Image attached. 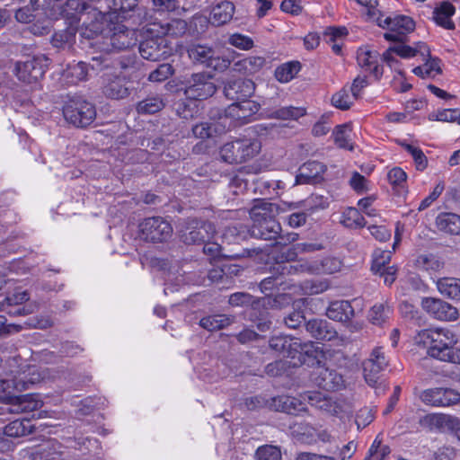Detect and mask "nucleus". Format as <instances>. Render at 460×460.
I'll return each mask as SVG.
<instances>
[{"instance_id": "cd10ccee", "label": "nucleus", "mask_w": 460, "mask_h": 460, "mask_svg": "<svg viewBox=\"0 0 460 460\" xmlns=\"http://www.w3.org/2000/svg\"><path fill=\"white\" fill-rule=\"evenodd\" d=\"M325 171V166L317 161H309L301 165L298 173L296 176L297 184H309L322 176Z\"/></svg>"}, {"instance_id": "4c0bfd02", "label": "nucleus", "mask_w": 460, "mask_h": 460, "mask_svg": "<svg viewBox=\"0 0 460 460\" xmlns=\"http://www.w3.org/2000/svg\"><path fill=\"white\" fill-rule=\"evenodd\" d=\"M301 64L298 61H289L279 66L275 69V78L282 84L290 82L300 71Z\"/></svg>"}, {"instance_id": "a211bd4d", "label": "nucleus", "mask_w": 460, "mask_h": 460, "mask_svg": "<svg viewBox=\"0 0 460 460\" xmlns=\"http://www.w3.org/2000/svg\"><path fill=\"white\" fill-rule=\"evenodd\" d=\"M421 306L428 314L440 321H455L458 318L457 309L450 304L432 297H425Z\"/></svg>"}, {"instance_id": "0e129e2a", "label": "nucleus", "mask_w": 460, "mask_h": 460, "mask_svg": "<svg viewBox=\"0 0 460 460\" xmlns=\"http://www.w3.org/2000/svg\"><path fill=\"white\" fill-rule=\"evenodd\" d=\"M347 35L348 30L345 27H329L324 32V37L327 42L343 41Z\"/></svg>"}, {"instance_id": "a878e982", "label": "nucleus", "mask_w": 460, "mask_h": 460, "mask_svg": "<svg viewBox=\"0 0 460 460\" xmlns=\"http://www.w3.org/2000/svg\"><path fill=\"white\" fill-rule=\"evenodd\" d=\"M357 61L361 68L370 72L376 79L382 76L383 68L378 65L376 51H372L367 47L359 48L357 51Z\"/></svg>"}, {"instance_id": "c85d7f7f", "label": "nucleus", "mask_w": 460, "mask_h": 460, "mask_svg": "<svg viewBox=\"0 0 460 460\" xmlns=\"http://www.w3.org/2000/svg\"><path fill=\"white\" fill-rule=\"evenodd\" d=\"M306 331L316 340L332 341L338 337L337 332L325 320L314 319L307 322Z\"/></svg>"}, {"instance_id": "5701e85b", "label": "nucleus", "mask_w": 460, "mask_h": 460, "mask_svg": "<svg viewBox=\"0 0 460 460\" xmlns=\"http://www.w3.org/2000/svg\"><path fill=\"white\" fill-rule=\"evenodd\" d=\"M102 93L106 97L115 100L123 99L129 95L124 79L109 72L103 75Z\"/></svg>"}, {"instance_id": "72a5a7b5", "label": "nucleus", "mask_w": 460, "mask_h": 460, "mask_svg": "<svg viewBox=\"0 0 460 460\" xmlns=\"http://www.w3.org/2000/svg\"><path fill=\"white\" fill-rule=\"evenodd\" d=\"M455 11L456 9L452 4L444 2L434 10L433 19L438 25L447 30H452L455 28V24L451 17L454 15Z\"/></svg>"}, {"instance_id": "7c9ffc66", "label": "nucleus", "mask_w": 460, "mask_h": 460, "mask_svg": "<svg viewBox=\"0 0 460 460\" xmlns=\"http://www.w3.org/2000/svg\"><path fill=\"white\" fill-rule=\"evenodd\" d=\"M418 52H420L422 56H425L426 54L429 55V50L428 46L424 43H420L417 49H413L406 45H398L394 48H390L384 54V58L390 66H393L394 63H397V60L392 56V53H395L404 58H409L416 56Z\"/></svg>"}, {"instance_id": "e2e57ef3", "label": "nucleus", "mask_w": 460, "mask_h": 460, "mask_svg": "<svg viewBox=\"0 0 460 460\" xmlns=\"http://www.w3.org/2000/svg\"><path fill=\"white\" fill-rule=\"evenodd\" d=\"M27 300H29V295L26 291L16 292L12 296H6L3 301H0V311L5 310L8 305H21Z\"/></svg>"}, {"instance_id": "c9c22d12", "label": "nucleus", "mask_w": 460, "mask_h": 460, "mask_svg": "<svg viewBox=\"0 0 460 460\" xmlns=\"http://www.w3.org/2000/svg\"><path fill=\"white\" fill-rule=\"evenodd\" d=\"M438 228L451 234H460V216L454 213H442L436 219Z\"/></svg>"}, {"instance_id": "a19ab883", "label": "nucleus", "mask_w": 460, "mask_h": 460, "mask_svg": "<svg viewBox=\"0 0 460 460\" xmlns=\"http://www.w3.org/2000/svg\"><path fill=\"white\" fill-rule=\"evenodd\" d=\"M188 54L193 62L208 66V64L215 54V50L206 45H192L189 48Z\"/></svg>"}, {"instance_id": "bb28decb", "label": "nucleus", "mask_w": 460, "mask_h": 460, "mask_svg": "<svg viewBox=\"0 0 460 460\" xmlns=\"http://www.w3.org/2000/svg\"><path fill=\"white\" fill-rule=\"evenodd\" d=\"M326 315L331 320L348 323L354 317L355 312L350 302L340 300L332 302L329 305L326 310Z\"/></svg>"}, {"instance_id": "09e8293b", "label": "nucleus", "mask_w": 460, "mask_h": 460, "mask_svg": "<svg viewBox=\"0 0 460 460\" xmlns=\"http://www.w3.org/2000/svg\"><path fill=\"white\" fill-rule=\"evenodd\" d=\"M356 100L349 89L343 87L341 90L333 94L332 103L340 110H348Z\"/></svg>"}, {"instance_id": "8fccbe9b", "label": "nucleus", "mask_w": 460, "mask_h": 460, "mask_svg": "<svg viewBox=\"0 0 460 460\" xmlns=\"http://www.w3.org/2000/svg\"><path fill=\"white\" fill-rule=\"evenodd\" d=\"M75 32L72 28L55 32L52 36V45L56 48H64L70 45L75 40Z\"/></svg>"}, {"instance_id": "9d476101", "label": "nucleus", "mask_w": 460, "mask_h": 460, "mask_svg": "<svg viewBox=\"0 0 460 460\" xmlns=\"http://www.w3.org/2000/svg\"><path fill=\"white\" fill-rule=\"evenodd\" d=\"M184 93L190 100H205L211 97L217 91L212 77L207 73L191 75L185 80Z\"/></svg>"}, {"instance_id": "412c9836", "label": "nucleus", "mask_w": 460, "mask_h": 460, "mask_svg": "<svg viewBox=\"0 0 460 460\" xmlns=\"http://www.w3.org/2000/svg\"><path fill=\"white\" fill-rule=\"evenodd\" d=\"M255 91V84L251 79L232 78L225 84L226 96L231 100H245L251 97Z\"/></svg>"}, {"instance_id": "603ef678", "label": "nucleus", "mask_w": 460, "mask_h": 460, "mask_svg": "<svg viewBox=\"0 0 460 460\" xmlns=\"http://www.w3.org/2000/svg\"><path fill=\"white\" fill-rule=\"evenodd\" d=\"M227 42L241 50H250L254 47L253 40L241 33H234L228 37Z\"/></svg>"}, {"instance_id": "39448f33", "label": "nucleus", "mask_w": 460, "mask_h": 460, "mask_svg": "<svg viewBox=\"0 0 460 460\" xmlns=\"http://www.w3.org/2000/svg\"><path fill=\"white\" fill-rule=\"evenodd\" d=\"M63 115L68 123L84 128L93 122L96 110L91 102L82 97H72L65 102Z\"/></svg>"}, {"instance_id": "c03bdc74", "label": "nucleus", "mask_w": 460, "mask_h": 460, "mask_svg": "<svg viewBox=\"0 0 460 460\" xmlns=\"http://www.w3.org/2000/svg\"><path fill=\"white\" fill-rule=\"evenodd\" d=\"M224 130H226V128H224L222 122L220 123V125L216 123L202 122L195 125L192 128L193 135L196 137H199L202 139L211 137L214 134L221 133Z\"/></svg>"}, {"instance_id": "6e6552de", "label": "nucleus", "mask_w": 460, "mask_h": 460, "mask_svg": "<svg viewBox=\"0 0 460 460\" xmlns=\"http://www.w3.org/2000/svg\"><path fill=\"white\" fill-rule=\"evenodd\" d=\"M138 227L140 238L152 243L164 242L172 234L171 224L161 217L146 218L139 224Z\"/></svg>"}, {"instance_id": "f704fd0d", "label": "nucleus", "mask_w": 460, "mask_h": 460, "mask_svg": "<svg viewBox=\"0 0 460 460\" xmlns=\"http://www.w3.org/2000/svg\"><path fill=\"white\" fill-rule=\"evenodd\" d=\"M88 66L84 62L68 65L62 74L64 82L67 84H76L87 78Z\"/></svg>"}, {"instance_id": "7ed1b4c3", "label": "nucleus", "mask_w": 460, "mask_h": 460, "mask_svg": "<svg viewBox=\"0 0 460 460\" xmlns=\"http://www.w3.org/2000/svg\"><path fill=\"white\" fill-rule=\"evenodd\" d=\"M275 206L262 200L257 203L250 210L252 220L251 234L253 237L264 240H275L281 232L280 224L275 220Z\"/></svg>"}, {"instance_id": "69168bd1", "label": "nucleus", "mask_w": 460, "mask_h": 460, "mask_svg": "<svg viewBox=\"0 0 460 460\" xmlns=\"http://www.w3.org/2000/svg\"><path fill=\"white\" fill-rule=\"evenodd\" d=\"M458 111L454 109H445L438 111L436 114H433L429 119L443 122H454L458 121Z\"/></svg>"}, {"instance_id": "2eb2a0df", "label": "nucleus", "mask_w": 460, "mask_h": 460, "mask_svg": "<svg viewBox=\"0 0 460 460\" xmlns=\"http://www.w3.org/2000/svg\"><path fill=\"white\" fill-rule=\"evenodd\" d=\"M420 401L433 407H448L460 402V394L450 388H429L420 394Z\"/></svg>"}, {"instance_id": "4d7b16f0", "label": "nucleus", "mask_w": 460, "mask_h": 460, "mask_svg": "<svg viewBox=\"0 0 460 460\" xmlns=\"http://www.w3.org/2000/svg\"><path fill=\"white\" fill-rule=\"evenodd\" d=\"M387 179L390 184L394 188L403 189L406 183L407 174L402 169L394 167L389 171Z\"/></svg>"}, {"instance_id": "5fc2aeb1", "label": "nucleus", "mask_w": 460, "mask_h": 460, "mask_svg": "<svg viewBox=\"0 0 460 460\" xmlns=\"http://www.w3.org/2000/svg\"><path fill=\"white\" fill-rule=\"evenodd\" d=\"M392 252L391 251H376L374 253V259L371 270L375 273L386 267L391 261Z\"/></svg>"}, {"instance_id": "2f4dec72", "label": "nucleus", "mask_w": 460, "mask_h": 460, "mask_svg": "<svg viewBox=\"0 0 460 460\" xmlns=\"http://www.w3.org/2000/svg\"><path fill=\"white\" fill-rule=\"evenodd\" d=\"M235 7L230 1H222L215 5L210 12V22L221 26L229 22L234 13Z\"/></svg>"}, {"instance_id": "ea45409f", "label": "nucleus", "mask_w": 460, "mask_h": 460, "mask_svg": "<svg viewBox=\"0 0 460 460\" xmlns=\"http://www.w3.org/2000/svg\"><path fill=\"white\" fill-rule=\"evenodd\" d=\"M32 432V425L29 420H15L4 428V434L8 437H23Z\"/></svg>"}, {"instance_id": "774afa93", "label": "nucleus", "mask_w": 460, "mask_h": 460, "mask_svg": "<svg viewBox=\"0 0 460 460\" xmlns=\"http://www.w3.org/2000/svg\"><path fill=\"white\" fill-rule=\"evenodd\" d=\"M231 60L226 57L216 56V53L211 58L207 67L212 68L215 71L223 72L229 68Z\"/></svg>"}, {"instance_id": "864d4df0", "label": "nucleus", "mask_w": 460, "mask_h": 460, "mask_svg": "<svg viewBox=\"0 0 460 460\" xmlns=\"http://www.w3.org/2000/svg\"><path fill=\"white\" fill-rule=\"evenodd\" d=\"M390 314L391 309L388 305H375L370 310L369 318L374 324L380 325L389 317Z\"/></svg>"}, {"instance_id": "393cba45", "label": "nucleus", "mask_w": 460, "mask_h": 460, "mask_svg": "<svg viewBox=\"0 0 460 460\" xmlns=\"http://www.w3.org/2000/svg\"><path fill=\"white\" fill-rule=\"evenodd\" d=\"M305 401L303 399V394L300 395V398L279 395L272 398L270 407L278 411L296 415L306 410Z\"/></svg>"}, {"instance_id": "e433bc0d", "label": "nucleus", "mask_w": 460, "mask_h": 460, "mask_svg": "<svg viewBox=\"0 0 460 460\" xmlns=\"http://www.w3.org/2000/svg\"><path fill=\"white\" fill-rule=\"evenodd\" d=\"M439 293L451 299L460 300V279L456 278H441L437 281Z\"/></svg>"}, {"instance_id": "052dcab7", "label": "nucleus", "mask_w": 460, "mask_h": 460, "mask_svg": "<svg viewBox=\"0 0 460 460\" xmlns=\"http://www.w3.org/2000/svg\"><path fill=\"white\" fill-rule=\"evenodd\" d=\"M173 74V68L170 64H162L150 73L148 79L151 82H163Z\"/></svg>"}, {"instance_id": "b1692460", "label": "nucleus", "mask_w": 460, "mask_h": 460, "mask_svg": "<svg viewBox=\"0 0 460 460\" xmlns=\"http://www.w3.org/2000/svg\"><path fill=\"white\" fill-rule=\"evenodd\" d=\"M135 59V56H127L122 57L119 59H113L110 55H101L93 57L89 66L95 71L109 70L111 67L114 69H117L118 67L126 69L134 65Z\"/></svg>"}, {"instance_id": "a18cd8bd", "label": "nucleus", "mask_w": 460, "mask_h": 460, "mask_svg": "<svg viewBox=\"0 0 460 460\" xmlns=\"http://www.w3.org/2000/svg\"><path fill=\"white\" fill-rule=\"evenodd\" d=\"M341 223L349 228H360L366 225L364 217L355 208H348L342 213Z\"/></svg>"}, {"instance_id": "473e14b6", "label": "nucleus", "mask_w": 460, "mask_h": 460, "mask_svg": "<svg viewBox=\"0 0 460 460\" xmlns=\"http://www.w3.org/2000/svg\"><path fill=\"white\" fill-rule=\"evenodd\" d=\"M264 65V58L251 56L235 61L233 64L232 71L242 75H253L259 72Z\"/></svg>"}, {"instance_id": "13d9d810", "label": "nucleus", "mask_w": 460, "mask_h": 460, "mask_svg": "<svg viewBox=\"0 0 460 460\" xmlns=\"http://www.w3.org/2000/svg\"><path fill=\"white\" fill-rule=\"evenodd\" d=\"M349 186L358 194L369 190V181L359 172H354L349 179Z\"/></svg>"}, {"instance_id": "de8ad7c7", "label": "nucleus", "mask_w": 460, "mask_h": 460, "mask_svg": "<svg viewBox=\"0 0 460 460\" xmlns=\"http://www.w3.org/2000/svg\"><path fill=\"white\" fill-rule=\"evenodd\" d=\"M402 146L404 148L406 152H408L411 155L417 170L423 171L427 168V156L419 146L405 142L402 143Z\"/></svg>"}, {"instance_id": "423d86ee", "label": "nucleus", "mask_w": 460, "mask_h": 460, "mask_svg": "<svg viewBox=\"0 0 460 460\" xmlns=\"http://www.w3.org/2000/svg\"><path fill=\"white\" fill-rule=\"evenodd\" d=\"M260 110V104L254 101L245 99L230 104L220 118L224 128L229 129L249 123Z\"/></svg>"}, {"instance_id": "58836bf2", "label": "nucleus", "mask_w": 460, "mask_h": 460, "mask_svg": "<svg viewBox=\"0 0 460 460\" xmlns=\"http://www.w3.org/2000/svg\"><path fill=\"white\" fill-rule=\"evenodd\" d=\"M440 63V59L429 57L422 66L414 67L412 73L421 78H434L442 72Z\"/></svg>"}, {"instance_id": "dca6fc26", "label": "nucleus", "mask_w": 460, "mask_h": 460, "mask_svg": "<svg viewBox=\"0 0 460 460\" xmlns=\"http://www.w3.org/2000/svg\"><path fill=\"white\" fill-rule=\"evenodd\" d=\"M388 366V360L382 348H375L370 357L363 362V374L366 382L375 386L381 377V372Z\"/></svg>"}, {"instance_id": "6e6d98bb", "label": "nucleus", "mask_w": 460, "mask_h": 460, "mask_svg": "<svg viewBox=\"0 0 460 460\" xmlns=\"http://www.w3.org/2000/svg\"><path fill=\"white\" fill-rule=\"evenodd\" d=\"M257 460H281L280 449L274 446H262L256 451Z\"/></svg>"}, {"instance_id": "37998d69", "label": "nucleus", "mask_w": 460, "mask_h": 460, "mask_svg": "<svg viewBox=\"0 0 460 460\" xmlns=\"http://www.w3.org/2000/svg\"><path fill=\"white\" fill-rule=\"evenodd\" d=\"M230 324V319L225 314H215L203 317L199 325L209 332L218 331Z\"/></svg>"}, {"instance_id": "bf43d9fd", "label": "nucleus", "mask_w": 460, "mask_h": 460, "mask_svg": "<svg viewBox=\"0 0 460 460\" xmlns=\"http://www.w3.org/2000/svg\"><path fill=\"white\" fill-rule=\"evenodd\" d=\"M163 29V33L172 36H180L185 33L187 30V23L181 19H175L166 24L165 28Z\"/></svg>"}, {"instance_id": "338daca9", "label": "nucleus", "mask_w": 460, "mask_h": 460, "mask_svg": "<svg viewBox=\"0 0 460 460\" xmlns=\"http://www.w3.org/2000/svg\"><path fill=\"white\" fill-rule=\"evenodd\" d=\"M444 189L445 186L443 182L438 183L433 189V190L430 192V194L420 202L419 209L424 210L427 208H429L432 204V202H434L442 194Z\"/></svg>"}, {"instance_id": "f3484780", "label": "nucleus", "mask_w": 460, "mask_h": 460, "mask_svg": "<svg viewBox=\"0 0 460 460\" xmlns=\"http://www.w3.org/2000/svg\"><path fill=\"white\" fill-rule=\"evenodd\" d=\"M107 39L113 49H126L137 44V31L129 29L124 24L115 23L109 29Z\"/></svg>"}, {"instance_id": "f257e3e1", "label": "nucleus", "mask_w": 460, "mask_h": 460, "mask_svg": "<svg viewBox=\"0 0 460 460\" xmlns=\"http://www.w3.org/2000/svg\"><path fill=\"white\" fill-rule=\"evenodd\" d=\"M416 341L428 347V354L438 360L460 364V349L456 348V335L449 329L436 328L419 332Z\"/></svg>"}, {"instance_id": "1a4fd4ad", "label": "nucleus", "mask_w": 460, "mask_h": 460, "mask_svg": "<svg viewBox=\"0 0 460 460\" xmlns=\"http://www.w3.org/2000/svg\"><path fill=\"white\" fill-rule=\"evenodd\" d=\"M303 399L316 409L333 416L342 418L348 411L349 406L342 400L322 392H306Z\"/></svg>"}, {"instance_id": "9b49d317", "label": "nucleus", "mask_w": 460, "mask_h": 460, "mask_svg": "<svg viewBox=\"0 0 460 460\" xmlns=\"http://www.w3.org/2000/svg\"><path fill=\"white\" fill-rule=\"evenodd\" d=\"M377 25L388 29L390 31L385 33V39L390 41H400L402 37L414 30L415 22L405 15L380 16L377 18Z\"/></svg>"}, {"instance_id": "aec40b11", "label": "nucleus", "mask_w": 460, "mask_h": 460, "mask_svg": "<svg viewBox=\"0 0 460 460\" xmlns=\"http://www.w3.org/2000/svg\"><path fill=\"white\" fill-rule=\"evenodd\" d=\"M424 422L431 429L454 432L460 441V419L444 413H432L424 417Z\"/></svg>"}, {"instance_id": "f8f14e48", "label": "nucleus", "mask_w": 460, "mask_h": 460, "mask_svg": "<svg viewBox=\"0 0 460 460\" xmlns=\"http://www.w3.org/2000/svg\"><path fill=\"white\" fill-rule=\"evenodd\" d=\"M216 234V228L212 223L199 222L191 219L181 229V238L187 244L202 243L210 241Z\"/></svg>"}, {"instance_id": "79ce46f5", "label": "nucleus", "mask_w": 460, "mask_h": 460, "mask_svg": "<svg viewBox=\"0 0 460 460\" xmlns=\"http://www.w3.org/2000/svg\"><path fill=\"white\" fill-rule=\"evenodd\" d=\"M164 107V102L160 96H149L139 102L137 105V111L140 114H154Z\"/></svg>"}, {"instance_id": "3c124183", "label": "nucleus", "mask_w": 460, "mask_h": 460, "mask_svg": "<svg viewBox=\"0 0 460 460\" xmlns=\"http://www.w3.org/2000/svg\"><path fill=\"white\" fill-rule=\"evenodd\" d=\"M305 114V110L301 107H282L274 111V117L279 119H298Z\"/></svg>"}, {"instance_id": "49530a36", "label": "nucleus", "mask_w": 460, "mask_h": 460, "mask_svg": "<svg viewBox=\"0 0 460 460\" xmlns=\"http://www.w3.org/2000/svg\"><path fill=\"white\" fill-rule=\"evenodd\" d=\"M350 127L347 124L337 126L332 133L335 144L341 148L352 150L353 146L350 143Z\"/></svg>"}, {"instance_id": "6ab92c4d", "label": "nucleus", "mask_w": 460, "mask_h": 460, "mask_svg": "<svg viewBox=\"0 0 460 460\" xmlns=\"http://www.w3.org/2000/svg\"><path fill=\"white\" fill-rule=\"evenodd\" d=\"M302 272H308L311 274H333L340 271L342 268V261L335 257H327L322 261H306L304 263L290 266L296 270Z\"/></svg>"}, {"instance_id": "20e7f679", "label": "nucleus", "mask_w": 460, "mask_h": 460, "mask_svg": "<svg viewBox=\"0 0 460 460\" xmlns=\"http://www.w3.org/2000/svg\"><path fill=\"white\" fill-rule=\"evenodd\" d=\"M261 150V143L258 138H238L224 144L219 155L227 164H242L257 156Z\"/></svg>"}, {"instance_id": "0eeeda50", "label": "nucleus", "mask_w": 460, "mask_h": 460, "mask_svg": "<svg viewBox=\"0 0 460 460\" xmlns=\"http://www.w3.org/2000/svg\"><path fill=\"white\" fill-rule=\"evenodd\" d=\"M270 347L282 354L284 357L297 359V363L302 364L305 360V355L311 352L314 346L313 342H302L299 338L288 335L274 336L270 340Z\"/></svg>"}, {"instance_id": "f03ea898", "label": "nucleus", "mask_w": 460, "mask_h": 460, "mask_svg": "<svg viewBox=\"0 0 460 460\" xmlns=\"http://www.w3.org/2000/svg\"><path fill=\"white\" fill-rule=\"evenodd\" d=\"M39 381V376L27 379V376L24 373L11 379L10 392L6 393V395L4 396L3 399V401L6 402L4 404L5 412L23 413L31 412L40 409L43 402L39 394H28L20 396L13 395V392H21L29 389L31 385H33Z\"/></svg>"}, {"instance_id": "ddd939ff", "label": "nucleus", "mask_w": 460, "mask_h": 460, "mask_svg": "<svg viewBox=\"0 0 460 460\" xmlns=\"http://www.w3.org/2000/svg\"><path fill=\"white\" fill-rule=\"evenodd\" d=\"M66 7L69 10L75 11L74 14L76 16L78 22L82 21L83 24L86 25V30L88 26H91L89 33L86 31L84 32L86 37L92 38L101 30V25L98 22V17L101 15V13L97 12L92 5L81 0H68L66 2Z\"/></svg>"}, {"instance_id": "c756f323", "label": "nucleus", "mask_w": 460, "mask_h": 460, "mask_svg": "<svg viewBox=\"0 0 460 460\" xmlns=\"http://www.w3.org/2000/svg\"><path fill=\"white\" fill-rule=\"evenodd\" d=\"M315 382L324 390H338L343 386V378L334 370L323 367H317Z\"/></svg>"}, {"instance_id": "4468645a", "label": "nucleus", "mask_w": 460, "mask_h": 460, "mask_svg": "<svg viewBox=\"0 0 460 460\" xmlns=\"http://www.w3.org/2000/svg\"><path fill=\"white\" fill-rule=\"evenodd\" d=\"M48 59L44 57H36L25 62H17L14 73L17 78L25 83L32 84L40 79L46 73Z\"/></svg>"}, {"instance_id": "4be33fe9", "label": "nucleus", "mask_w": 460, "mask_h": 460, "mask_svg": "<svg viewBox=\"0 0 460 460\" xmlns=\"http://www.w3.org/2000/svg\"><path fill=\"white\" fill-rule=\"evenodd\" d=\"M139 53L146 60L159 61L164 59L169 55L166 40L160 37L146 39L140 43Z\"/></svg>"}, {"instance_id": "680f3d73", "label": "nucleus", "mask_w": 460, "mask_h": 460, "mask_svg": "<svg viewBox=\"0 0 460 460\" xmlns=\"http://www.w3.org/2000/svg\"><path fill=\"white\" fill-rule=\"evenodd\" d=\"M152 4L157 13H172L180 7L178 0H152Z\"/></svg>"}]
</instances>
